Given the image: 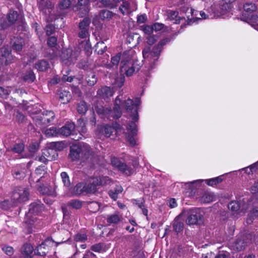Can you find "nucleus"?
I'll list each match as a JSON object with an SVG mask.
<instances>
[{"label":"nucleus","instance_id":"obj_1","mask_svg":"<svg viewBox=\"0 0 258 258\" xmlns=\"http://www.w3.org/2000/svg\"><path fill=\"white\" fill-rule=\"evenodd\" d=\"M169 39L165 38L159 42L151 49V47L145 46L142 51L143 57L149 62L150 69H152L156 66V62L160 56L163 46L169 41Z\"/></svg>","mask_w":258,"mask_h":258},{"label":"nucleus","instance_id":"obj_2","mask_svg":"<svg viewBox=\"0 0 258 258\" xmlns=\"http://www.w3.org/2000/svg\"><path fill=\"white\" fill-rule=\"evenodd\" d=\"M181 215L186 217L185 222L188 225L200 224L203 222V216L198 209L184 210Z\"/></svg>","mask_w":258,"mask_h":258},{"label":"nucleus","instance_id":"obj_3","mask_svg":"<svg viewBox=\"0 0 258 258\" xmlns=\"http://www.w3.org/2000/svg\"><path fill=\"white\" fill-rule=\"evenodd\" d=\"M120 98L119 97L114 101L113 109H111L109 108H104L103 107H97L96 108V112L100 114L108 115L109 117H111L114 119L118 118L121 116V112L120 111L118 106V104L120 103Z\"/></svg>","mask_w":258,"mask_h":258},{"label":"nucleus","instance_id":"obj_4","mask_svg":"<svg viewBox=\"0 0 258 258\" xmlns=\"http://www.w3.org/2000/svg\"><path fill=\"white\" fill-rule=\"evenodd\" d=\"M80 52L79 48H76L74 50L71 48L64 49L62 51L61 58L64 63L69 66L76 62L80 55Z\"/></svg>","mask_w":258,"mask_h":258},{"label":"nucleus","instance_id":"obj_5","mask_svg":"<svg viewBox=\"0 0 258 258\" xmlns=\"http://www.w3.org/2000/svg\"><path fill=\"white\" fill-rule=\"evenodd\" d=\"M29 191L25 187H17L13 191L12 200L15 204L21 203L28 200Z\"/></svg>","mask_w":258,"mask_h":258},{"label":"nucleus","instance_id":"obj_6","mask_svg":"<svg viewBox=\"0 0 258 258\" xmlns=\"http://www.w3.org/2000/svg\"><path fill=\"white\" fill-rule=\"evenodd\" d=\"M111 163L114 166L116 167L118 170L127 175L133 174L135 172V168L137 166V162H135L133 164V167H132L130 165L120 162L117 158L115 157L111 159Z\"/></svg>","mask_w":258,"mask_h":258},{"label":"nucleus","instance_id":"obj_7","mask_svg":"<svg viewBox=\"0 0 258 258\" xmlns=\"http://www.w3.org/2000/svg\"><path fill=\"white\" fill-rule=\"evenodd\" d=\"M54 113L52 111H45L41 114L35 117L36 123L38 125H47L53 121Z\"/></svg>","mask_w":258,"mask_h":258},{"label":"nucleus","instance_id":"obj_8","mask_svg":"<svg viewBox=\"0 0 258 258\" xmlns=\"http://www.w3.org/2000/svg\"><path fill=\"white\" fill-rule=\"evenodd\" d=\"M90 3L88 0H78V3L74 7V10L79 11L80 17H83L89 13Z\"/></svg>","mask_w":258,"mask_h":258},{"label":"nucleus","instance_id":"obj_9","mask_svg":"<svg viewBox=\"0 0 258 258\" xmlns=\"http://www.w3.org/2000/svg\"><path fill=\"white\" fill-rule=\"evenodd\" d=\"M120 98L121 102L118 104L120 111L122 113L121 108L125 109L127 112L132 111L135 107V103L134 101L130 99H125V97L122 94H120L117 96L115 99L118 97Z\"/></svg>","mask_w":258,"mask_h":258},{"label":"nucleus","instance_id":"obj_10","mask_svg":"<svg viewBox=\"0 0 258 258\" xmlns=\"http://www.w3.org/2000/svg\"><path fill=\"white\" fill-rule=\"evenodd\" d=\"M249 240L246 239L245 236H238L233 243L232 247L234 250L241 251L245 248Z\"/></svg>","mask_w":258,"mask_h":258},{"label":"nucleus","instance_id":"obj_11","mask_svg":"<svg viewBox=\"0 0 258 258\" xmlns=\"http://www.w3.org/2000/svg\"><path fill=\"white\" fill-rule=\"evenodd\" d=\"M53 242V241L50 239L45 240L44 242L38 245L35 249V254L40 256L45 255L48 253L49 250L48 245L50 244L51 242Z\"/></svg>","mask_w":258,"mask_h":258},{"label":"nucleus","instance_id":"obj_12","mask_svg":"<svg viewBox=\"0 0 258 258\" xmlns=\"http://www.w3.org/2000/svg\"><path fill=\"white\" fill-rule=\"evenodd\" d=\"M135 71L133 64L129 63L127 61L122 60L120 62V72L124 73L127 76H132Z\"/></svg>","mask_w":258,"mask_h":258},{"label":"nucleus","instance_id":"obj_13","mask_svg":"<svg viewBox=\"0 0 258 258\" xmlns=\"http://www.w3.org/2000/svg\"><path fill=\"white\" fill-rule=\"evenodd\" d=\"M121 127L119 124L115 123L113 126L109 125H104L101 129V132L104 135L105 137L108 138L111 136L114 133L116 134L117 132L120 131Z\"/></svg>","mask_w":258,"mask_h":258},{"label":"nucleus","instance_id":"obj_14","mask_svg":"<svg viewBox=\"0 0 258 258\" xmlns=\"http://www.w3.org/2000/svg\"><path fill=\"white\" fill-rule=\"evenodd\" d=\"M247 205L243 203H239L238 202L232 201L228 204V209L232 211H239V213H244L247 209Z\"/></svg>","mask_w":258,"mask_h":258},{"label":"nucleus","instance_id":"obj_15","mask_svg":"<svg viewBox=\"0 0 258 258\" xmlns=\"http://www.w3.org/2000/svg\"><path fill=\"white\" fill-rule=\"evenodd\" d=\"M75 128V124L73 122H70L65 124L61 127L58 128L59 136L68 137L72 135L73 131Z\"/></svg>","mask_w":258,"mask_h":258},{"label":"nucleus","instance_id":"obj_16","mask_svg":"<svg viewBox=\"0 0 258 258\" xmlns=\"http://www.w3.org/2000/svg\"><path fill=\"white\" fill-rule=\"evenodd\" d=\"M43 209V204L40 201L35 202L30 205L27 216H30L31 214L37 215L42 212Z\"/></svg>","mask_w":258,"mask_h":258},{"label":"nucleus","instance_id":"obj_17","mask_svg":"<svg viewBox=\"0 0 258 258\" xmlns=\"http://www.w3.org/2000/svg\"><path fill=\"white\" fill-rule=\"evenodd\" d=\"M113 94V90L109 87H104L97 91V95L106 101H108L110 97Z\"/></svg>","mask_w":258,"mask_h":258},{"label":"nucleus","instance_id":"obj_18","mask_svg":"<svg viewBox=\"0 0 258 258\" xmlns=\"http://www.w3.org/2000/svg\"><path fill=\"white\" fill-rule=\"evenodd\" d=\"M98 180L95 177L90 179L89 183H85V192L86 194H94L97 191V186H98Z\"/></svg>","mask_w":258,"mask_h":258},{"label":"nucleus","instance_id":"obj_19","mask_svg":"<svg viewBox=\"0 0 258 258\" xmlns=\"http://www.w3.org/2000/svg\"><path fill=\"white\" fill-rule=\"evenodd\" d=\"M183 215L181 213L177 216L172 222L173 230L178 234L182 231L184 227L183 219H182Z\"/></svg>","mask_w":258,"mask_h":258},{"label":"nucleus","instance_id":"obj_20","mask_svg":"<svg viewBox=\"0 0 258 258\" xmlns=\"http://www.w3.org/2000/svg\"><path fill=\"white\" fill-rule=\"evenodd\" d=\"M234 0H222L220 4V10L219 12H215L216 16L223 15L228 11L231 7V3Z\"/></svg>","mask_w":258,"mask_h":258},{"label":"nucleus","instance_id":"obj_21","mask_svg":"<svg viewBox=\"0 0 258 258\" xmlns=\"http://www.w3.org/2000/svg\"><path fill=\"white\" fill-rule=\"evenodd\" d=\"M81 145H73L71 147L69 157L72 161L81 160Z\"/></svg>","mask_w":258,"mask_h":258},{"label":"nucleus","instance_id":"obj_22","mask_svg":"<svg viewBox=\"0 0 258 258\" xmlns=\"http://www.w3.org/2000/svg\"><path fill=\"white\" fill-rule=\"evenodd\" d=\"M12 173L15 178L22 179L25 177L26 169L22 165H17L13 168Z\"/></svg>","mask_w":258,"mask_h":258},{"label":"nucleus","instance_id":"obj_23","mask_svg":"<svg viewBox=\"0 0 258 258\" xmlns=\"http://www.w3.org/2000/svg\"><path fill=\"white\" fill-rule=\"evenodd\" d=\"M34 251V248L30 243H25L21 249V258H32L31 254Z\"/></svg>","mask_w":258,"mask_h":258},{"label":"nucleus","instance_id":"obj_24","mask_svg":"<svg viewBox=\"0 0 258 258\" xmlns=\"http://www.w3.org/2000/svg\"><path fill=\"white\" fill-rule=\"evenodd\" d=\"M12 48L16 51L22 50L24 41L21 37H14L11 41Z\"/></svg>","mask_w":258,"mask_h":258},{"label":"nucleus","instance_id":"obj_25","mask_svg":"<svg viewBox=\"0 0 258 258\" xmlns=\"http://www.w3.org/2000/svg\"><path fill=\"white\" fill-rule=\"evenodd\" d=\"M80 145L81 149V160L85 161L92 156L91 148L86 144H83Z\"/></svg>","mask_w":258,"mask_h":258},{"label":"nucleus","instance_id":"obj_26","mask_svg":"<svg viewBox=\"0 0 258 258\" xmlns=\"http://www.w3.org/2000/svg\"><path fill=\"white\" fill-rule=\"evenodd\" d=\"M56 95L59 98V100L63 104L68 103L71 98V95L70 92L66 90H58L57 92Z\"/></svg>","mask_w":258,"mask_h":258},{"label":"nucleus","instance_id":"obj_27","mask_svg":"<svg viewBox=\"0 0 258 258\" xmlns=\"http://www.w3.org/2000/svg\"><path fill=\"white\" fill-rule=\"evenodd\" d=\"M35 174L37 175L36 178V182H39L43 177L48 175L47 168L45 166H39L35 170Z\"/></svg>","mask_w":258,"mask_h":258},{"label":"nucleus","instance_id":"obj_28","mask_svg":"<svg viewBox=\"0 0 258 258\" xmlns=\"http://www.w3.org/2000/svg\"><path fill=\"white\" fill-rule=\"evenodd\" d=\"M135 111L136 112V114L134 115L132 117L134 121L130 122L127 126L128 133H131L133 135H137V130L135 121H137L138 119V115L137 114V110H135Z\"/></svg>","mask_w":258,"mask_h":258},{"label":"nucleus","instance_id":"obj_29","mask_svg":"<svg viewBox=\"0 0 258 258\" xmlns=\"http://www.w3.org/2000/svg\"><path fill=\"white\" fill-rule=\"evenodd\" d=\"M121 54L120 53H118L115 56L112 57L111 62L108 63V62L104 64V67L107 69H111L113 66L117 67L121 60L122 59V58L121 57Z\"/></svg>","mask_w":258,"mask_h":258},{"label":"nucleus","instance_id":"obj_30","mask_svg":"<svg viewBox=\"0 0 258 258\" xmlns=\"http://www.w3.org/2000/svg\"><path fill=\"white\" fill-rule=\"evenodd\" d=\"M49 67V64L48 61L42 59L38 61L35 64V68L39 71H46Z\"/></svg>","mask_w":258,"mask_h":258},{"label":"nucleus","instance_id":"obj_31","mask_svg":"<svg viewBox=\"0 0 258 258\" xmlns=\"http://www.w3.org/2000/svg\"><path fill=\"white\" fill-rule=\"evenodd\" d=\"M167 16L171 20H175V23L179 24L181 20L184 19V17H178V12L176 11L169 10L167 11Z\"/></svg>","mask_w":258,"mask_h":258},{"label":"nucleus","instance_id":"obj_32","mask_svg":"<svg viewBox=\"0 0 258 258\" xmlns=\"http://www.w3.org/2000/svg\"><path fill=\"white\" fill-rule=\"evenodd\" d=\"M119 8L120 12L123 15L130 14L131 12L130 3L126 0H123Z\"/></svg>","mask_w":258,"mask_h":258},{"label":"nucleus","instance_id":"obj_33","mask_svg":"<svg viewBox=\"0 0 258 258\" xmlns=\"http://www.w3.org/2000/svg\"><path fill=\"white\" fill-rule=\"evenodd\" d=\"M12 57L10 54L9 49L7 47H2L0 50V65L4 64V60L6 57Z\"/></svg>","mask_w":258,"mask_h":258},{"label":"nucleus","instance_id":"obj_34","mask_svg":"<svg viewBox=\"0 0 258 258\" xmlns=\"http://www.w3.org/2000/svg\"><path fill=\"white\" fill-rule=\"evenodd\" d=\"M43 154L46 156L48 160H55L57 157L56 151L53 148H49L46 150Z\"/></svg>","mask_w":258,"mask_h":258},{"label":"nucleus","instance_id":"obj_35","mask_svg":"<svg viewBox=\"0 0 258 258\" xmlns=\"http://www.w3.org/2000/svg\"><path fill=\"white\" fill-rule=\"evenodd\" d=\"M19 15L17 11L10 10L7 14V20L10 24H14L18 20Z\"/></svg>","mask_w":258,"mask_h":258},{"label":"nucleus","instance_id":"obj_36","mask_svg":"<svg viewBox=\"0 0 258 258\" xmlns=\"http://www.w3.org/2000/svg\"><path fill=\"white\" fill-rule=\"evenodd\" d=\"M214 199V196L212 193L205 192L200 198V201L203 203H209L212 202Z\"/></svg>","mask_w":258,"mask_h":258},{"label":"nucleus","instance_id":"obj_37","mask_svg":"<svg viewBox=\"0 0 258 258\" xmlns=\"http://www.w3.org/2000/svg\"><path fill=\"white\" fill-rule=\"evenodd\" d=\"M113 16V13L110 11L103 10L100 11L99 18L102 20H109Z\"/></svg>","mask_w":258,"mask_h":258},{"label":"nucleus","instance_id":"obj_38","mask_svg":"<svg viewBox=\"0 0 258 258\" xmlns=\"http://www.w3.org/2000/svg\"><path fill=\"white\" fill-rule=\"evenodd\" d=\"M45 135L48 137L58 136V129L55 127H51L44 131Z\"/></svg>","mask_w":258,"mask_h":258},{"label":"nucleus","instance_id":"obj_39","mask_svg":"<svg viewBox=\"0 0 258 258\" xmlns=\"http://www.w3.org/2000/svg\"><path fill=\"white\" fill-rule=\"evenodd\" d=\"M67 205L75 209H80L82 207V202L78 200H72L68 202Z\"/></svg>","mask_w":258,"mask_h":258},{"label":"nucleus","instance_id":"obj_40","mask_svg":"<svg viewBox=\"0 0 258 258\" xmlns=\"http://www.w3.org/2000/svg\"><path fill=\"white\" fill-rule=\"evenodd\" d=\"M86 80L88 85L92 86L96 83L97 79L96 75L91 73L86 77Z\"/></svg>","mask_w":258,"mask_h":258},{"label":"nucleus","instance_id":"obj_41","mask_svg":"<svg viewBox=\"0 0 258 258\" xmlns=\"http://www.w3.org/2000/svg\"><path fill=\"white\" fill-rule=\"evenodd\" d=\"M88 209L92 213L97 212L100 209V204L96 202L93 201L88 203Z\"/></svg>","mask_w":258,"mask_h":258},{"label":"nucleus","instance_id":"obj_42","mask_svg":"<svg viewBox=\"0 0 258 258\" xmlns=\"http://www.w3.org/2000/svg\"><path fill=\"white\" fill-rule=\"evenodd\" d=\"M210 10L212 11H213V7H211L209 10H208V13L207 14H206L203 11H201L200 12V15L201 17V18L206 19H213V18L216 17V14H215V12H213V13L210 12Z\"/></svg>","mask_w":258,"mask_h":258},{"label":"nucleus","instance_id":"obj_43","mask_svg":"<svg viewBox=\"0 0 258 258\" xmlns=\"http://www.w3.org/2000/svg\"><path fill=\"white\" fill-rule=\"evenodd\" d=\"M88 110V107L85 101H81L77 105V111L79 113L84 114Z\"/></svg>","mask_w":258,"mask_h":258},{"label":"nucleus","instance_id":"obj_44","mask_svg":"<svg viewBox=\"0 0 258 258\" xmlns=\"http://www.w3.org/2000/svg\"><path fill=\"white\" fill-rule=\"evenodd\" d=\"M91 23V19L89 18L86 17L79 23V27L80 29L89 30V25Z\"/></svg>","mask_w":258,"mask_h":258},{"label":"nucleus","instance_id":"obj_45","mask_svg":"<svg viewBox=\"0 0 258 258\" xmlns=\"http://www.w3.org/2000/svg\"><path fill=\"white\" fill-rule=\"evenodd\" d=\"M243 9L245 12L251 14L256 10L257 8L256 6L254 4L246 3L245 5H244Z\"/></svg>","mask_w":258,"mask_h":258},{"label":"nucleus","instance_id":"obj_46","mask_svg":"<svg viewBox=\"0 0 258 258\" xmlns=\"http://www.w3.org/2000/svg\"><path fill=\"white\" fill-rule=\"evenodd\" d=\"M121 217L117 214H114L109 216L107 219V221L109 224H116L120 220Z\"/></svg>","mask_w":258,"mask_h":258},{"label":"nucleus","instance_id":"obj_47","mask_svg":"<svg viewBox=\"0 0 258 258\" xmlns=\"http://www.w3.org/2000/svg\"><path fill=\"white\" fill-rule=\"evenodd\" d=\"M85 183L80 182L78 183L74 188V192L76 195H79L85 192Z\"/></svg>","mask_w":258,"mask_h":258},{"label":"nucleus","instance_id":"obj_48","mask_svg":"<svg viewBox=\"0 0 258 258\" xmlns=\"http://www.w3.org/2000/svg\"><path fill=\"white\" fill-rule=\"evenodd\" d=\"M62 181L64 186L69 187L71 185V181L68 173L66 172H62L60 174Z\"/></svg>","mask_w":258,"mask_h":258},{"label":"nucleus","instance_id":"obj_49","mask_svg":"<svg viewBox=\"0 0 258 258\" xmlns=\"http://www.w3.org/2000/svg\"><path fill=\"white\" fill-rule=\"evenodd\" d=\"M71 4L72 3L70 0H61L58 4V7L60 10H64L69 9Z\"/></svg>","mask_w":258,"mask_h":258},{"label":"nucleus","instance_id":"obj_50","mask_svg":"<svg viewBox=\"0 0 258 258\" xmlns=\"http://www.w3.org/2000/svg\"><path fill=\"white\" fill-rule=\"evenodd\" d=\"M100 3L102 5V7L110 9L115 8L112 0H100Z\"/></svg>","mask_w":258,"mask_h":258},{"label":"nucleus","instance_id":"obj_51","mask_svg":"<svg viewBox=\"0 0 258 258\" xmlns=\"http://www.w3.org/2000/svg\"><path fill=\"white\" fill-rule=\"evenodd\" d=\"M12 151L16 153H21L24 150V145L22 143L16 144L12 148Z\"/></svg>","mask_w":258,"mask_h":258},{"label":"nucleus","instance_id":"obj_52","mask_svg":"<svg viewBox=\"0 0 258 258\" xmlns=\"http://www.w3.org/2000/svg\"><path fill=\"white\" fill-rule=\"evenodd\" d=\"M95 178L98 180V185H105L110 182V179L107 176H99L95 177Z\"/></svg>","mask_w":258,"mask_h":258},{"label":"nucleus","instance_id":"obj_53","mask_svg":"<svg viewBox=\"0 0 258 258\" xmlns=\"http://www.w3.org/2000/svg\"><path fill=\"white\" fill-rule=\"evenodd\" d=\"M258 163L253 164L250 166L247 167L243 169L245 171V172L248 174L252 173L253 172H255L257 169Z\"/></svg>","mask_w":258,"mask_h":258},{"label":"nucleus","instance_id":"obj_54","mask_svg":"<svg viewBox=\"0 0 258 258\" xmlns=\"http://www.w3.org/2000/svg\"><path fill=\"white\" fill-rule=\"evenodd\" d=\"M222 181V179L220 177H217L216 178L210 179L207 180L206 183L208 185L210 186H214L220 183Z\"/></svg>","mask_w":258,"mask_h":258},{"label":"nucleus","instance_id":"obj_55","mask_svg":"<svg viewBox=\"0 0 258 258\" xmlns=\"http://www.w3.org/2000/svg\"><path fill=\"white\" fill-rule=\"evenodd\" d=\"M35 79V76L34 73L31 70L27 71L24 76V80L27 81L33 82Z\"/></svg>","mask_w":258,"mask_h":258},{"label":"nucleus","instance_id":"obj_56","mask_svg":"<svg viewBox=\"0 0 258 258\" xmlns=\"http://www.w3.org/2000/svg\"><path fill=\"white\" fill-rule=\"evenodd\" d=\"M51 147L55 150H62L64 148V143L61 142H52L51 144Z\"/></svg>","mask_w":258,"mask_h":258},{"label":"nucleus","instance_id":"obj_57","mask_svg":"<svg viewBox=\"0 0 258 258\" xmlns=\"http://www.w3.org/2000/svg\"><path fill=\"white\" fill-rule=\"evenodd\" d=\"M47 44L50 47H55L57 45L56 37L54 36H51L49 37L47 41Z\"/></svg>","mask_w":258,"mask_h":258},{"label":"nucleus","instance_id":"obj_58","mask_svg":"<svg viewBox=\"0 0 258 258\" xmlns=\"http://www.w3.org/2000/svg\"><path fill=\"white\" fill-rule=\"evenodd\" d=\"M11 91L8 88H4L0 87V97L6 99L9 95Z\"/></svg>","mask_w":258,"mask_h":258},{"label":"nucleus","instance_id":"obj_59","mask_svg":"<svg viewBox=\"0 0 258 258\" xmlns=\"http://www.w3.org/2000/svg\"><path fill=\"white\" fill-rule=\"evenodd\" d=\"M74 239L76 241L83 242L87 239V236L86 234L78 233L75 235Z\"/></svg>","mask_w":258,"mask_h":258},{"label":"nucleus","instance_id":"obj_60","mask_svg":"<svg viewBox=\"0 0 258 258\" xmlns=\"http://www.w3.org/2000/svg\"><path fill=\"white\" fill-rule=\"evenodd\" d=\"M2 250L7 255H12L13 254L14 252V250L13 247L8 246V245H5L2 247Z\"/></svg>","mask_w":258,"mask_h":258},{"label":"nucleus","instance_id":"obj_61","mask_svg":"<svg viewBox=\"0 0 258 258\" xmlns=\"http://www.w3.org/2000/svg\"><path fill=\"white\" fill-rule=\"evenodd\" d=\"M146 39L147 44L152 45L158 40V37L156 35H149Z\"/></svg>","mask_w":258,"mask_h":258},{"label":"nucleus","instance_id":"obj_62","mask_svg":"<svg viewBox=\"0 0 258 258\" xmlns=\"http://www.w3.org/2000/svg\"><path fill=\"white\" fill-rule=\"evenodd\" d=\"M55 31V27L52 24H48L45 27L46 34L47 36L52 34Z\"/></svg>","mask_w":258,"mask_h":258},{"label":"nucleus","instance_id":"obj_63","mask_svg":"<svg viewBox=\"0 0 258 258\" xmlns=\"http://www.w3.org/2000/svg\"><path fill=\"white\" fill-rule=\"evenodd\" d=\"M251 192L256 199H258V182H255L251 186Z\"/></svg>","mask_w":258,"mask_h":258},{"label":"nucleus","instance_id":"obj_64","mask_svg":"<svg viewBox=\"0 0 258 258\" xmlns=\"http://www.w3.org/2000/svg\"><path fill=\"white\" fill-rule=\"evenodd\" d=\"M135 135H133V134L127 133L126 134V138L127 140V141L130 142L131 145L132 146H134L136 145V141L134 138V136Z\"/></svg>","mask_w":258,"mask_h":258}]
</instances>
